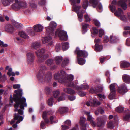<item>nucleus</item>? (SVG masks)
<instances>
[{"label": "nucleus", "instance_id": "1", "mask_svg": "<svg viewBox=\"0 0 130 130\" xmlns=\"http://www.w3.org/2000/svg\"><path fill=\"white\" fill-rule=\"evenodd\" d=\"M15 92L16 94H14L13 98V100L16 102L14 105L16 108L14 111H17L19 114L22 115L23 114V110L24 109V107L27 106L26 102V99L24 97H21L23 94L22 89L15 90Z\"/></svg>", "mask_w": 130, "mask_h": 130}, {"label": "nucleus", "instance_id": "2", "mask_svg": "<svg viewBox=\"0 0 130 130\" xmlns=\"http://www.w3.org/2000/svg\"><path fill=\"white\" fill-rule=\"evenodd\" d=\"M66 74L63 71H61L60 73H56L54 75V78L55 80H57L60 83H61L65 82L67 85L69 87H76V84L78 83L77 81H76L75 84L72 82V81H65L64 80Z\"/></svg>", "mask_w": 130, "mask_h": 130}, {"label": "nucleus", "instance_id": "3", "mask_svg": "<svg viewBox=\"0 0 130 130\" xmlns=\"http://www.w3.org/2000/svg\"><path fill=\"white\" fill-rule=\"evenodd\" d=\"M55 35H58L60 39L61 40H67V35L66 33L62 30L56 31V32Z\"/></svg>", "mask_w": 130, "mask_h": 130}, {"label": "nucleus", "instance_id": "4", "mask_svg": "<svg viewBox=\"0 0 130 130\" xmlns=\"http://www.w3.org/2000/svg\"><path fill=\"white\" fill-rule=\"evenodd\" d=\"M57 26V24L56 23L53 21L51 22L49 24V27L46 29L47 31L48 34H52V32L56 28Z\"/></svg>", "mask_w": 130, "mask_h": 130}, {"label": "nucleus", "instance_id": "5", "mask_svg": "<svg viewBox=\"0 0 130 130\" xmlns=\"http://www.w3.org/2000/svg\"><path fill=\"white\" fill-rule=\"evenodd\" d=\"M75 53L77 55V57H86L88 55V53L85 51L80 50L79 48L77 47L75 51Z\"/></svg>", "mask_w": 130, "mask_h": 130}, {"label": "nucleus", "instance_id": "6", "mask_svg": "<svg viewBox=\"0 0 130 130\" xmlns=\"http://www.w3.org/2000/svg\"><path fill=\"white\" fill-rule=\"evenodd\" d=\"M86 104L88 106H94L100 105V103L96 99H90L89 102L86 103Z\"/></svg>", "mask_w": 130, "mask_h": 130}, {"label": "nucleus", "instance_id": "7", "mask_svg": "<svg viewBox=\"0 0 130 130\" xmlns=\"http://www.w3.org/2000/svg\"><path fill=\"white\" fill-rule=\"evenodd\" d=\"M45 52V50L43 49L39 50L36 52V53L38 57V60L42 61V59L45 56H42V55Z\"/></svg>", "mask_w": 130, "mask_h": 130}, {"label": "nucleus", "instance_id": "8", "mask_svg": "<svg viewBox=\"0 0 130 130\" xmlns=\"http://www.w3.org/2000/svg\"><path fill=\"white\" fill-rule=\"evenodd\" d=\"M86 121V119L84 117H80V123L82 126L81 130H86L85 127L88 125V124L85 123Z\"/></svg>", "mask_w": 130, "mask_h": 130}, {"label": "nucleus", "instance_id": "9", "mask_svg": "<svg viewBox=\"0 0 130 130\" xmlns=\"http://www.w3.org/2000/svg\"><path fill=\"white\" fill-rule=\"evenodd\" d=\"M43 27L42 25L37 24L34 25L33 27L34 31L36 32H40L43 30Z\"/></svg>", "mask_w": 130, "mask_h": 130}, {"label": "nucleus", "instance_id": "10", "mask_svg": "<svg viewBox=\"0 0 130 130\" xmlns=\"http://www.w3.org/2000/svg\"><path fill=\"white\" fill-rule=\"evenodd\" d=\"M118 91L119 93L123 94L127 92L128 90L125 84H124L118 88Z\"/></svg>", "mask_w": 130, "mask_h": 130}, {"label": "nucleus", "instance_id": "11", "mask_svg": "<svg viewBox=\"0 0 130 130\" xmlns=\"http://www.w3.org/2000/svg\"><path fill=\"white\" fill-rule=\"evenodd\" d=\"M15 3L13 4L12 6V8L14 9H18L21 8V6H24V5L20 4V2H19L18 0H15Z\"/></svg>", "mask_w": 130, "mask_h": 130}, {"label": "nucleus", "instance_id": "12", "mask_svg": "<svg viewBox=\"0 0 130 130\" xmlns=\"http://www.w3.org/2000/svg\"><path fill=\"white\" fill-rule=\"evenodd\" d=\"M85 114L87 116L88 120L90 121L92 125L94 127L96 126V124L93 121V119L91 116L90 115V113L89 112H85Z\"/></svg>", "mask_w": 130, "mask_h": 130}, {"label": "nucleus", "instance_id": "13", "mask_svg": "<svg viewBox=\"0 0 130 130\" xmlns=\"http://www.w3.org/2000/svg\"><path fill=\"white\" fill-rule=\"evenodd\" d=\"M5 30L7 32H12L14 30L13 26L10 24H7L5 27Z\"/></svg>", "mask_w": 130, "mask_h": 130}, {"label": "nucleus", "instance_id": "14", "mask_svg": "<svg viewBox=\"0 0 130 130\" xmlns=\"http://www.w3.org/2000/svg\"><path fill=\"white\" fill-rule=\"evenodd\" d=\"M22 116H20L18 113H15L14 116V119L15 120H17V123H19L22 121L23 119Z\"/></svg>", "mask_w": 130, "mask_h": 130}, {"label": "nucleus", "instance_id": "15", "mask_svg": "<svg viewBox=\"0 0 130 130\" xmlns=\"http://www.w3.org/2000/svg\"><path fill=\"white\" fill-rule=\"evenodd\" d=\"M27 60L29 63L32 62L34 60V56L31 53H28L27 54Z\"/></svg>", "mask_w": 130, "mask_h": 130}, {"label": "nucleus", "instance_id": "16", "mask_svg": "<svg viewBox=\"0 0 130 130\" xmlns=\"http://www.w3.org/2000/svg\"><path fill=\"white\" fill-rule=\"evenodd\" d=\"M46 67L44 66H41V67L40 70L38 72V73L37 75V77L39 78V79H40V78H42V70L41 69L43 70H46Z\"/></svg>", "mask_w": 130, "mask_h": 130}, {"label": "nucleus", "instance_id": "17", "mask_svg": "<svg viewBox=\"0 0 130 130\" xmlns=\"http://www.w3.org/2000/svg\"><path fill=\"white\" fill-rule=\"evenodd\" d=\"M107 118L106 117L104 119L102 118L98 119V121L97 124V125L98 127H100L103 125L105 121H106Z\"/></svg>", "mask_w": 130, "mask_h": 130}, {"label": "nucleus", "instance_id": "18", "mask_svg": "<svg viewBox=\"0 0 130 130\" xmlns=\"http://www.w3.org/2000/svg\"><path fill=\"white\" fill-rule=\"evenodd\" d=\"M6 69L8 70V72L7 73V74L9 76H15V73L12 72V69L11 68H9V66H7L6 67Z\"/></svg>", "mask_w": 130, "mask_h": 130}, {"label": "nucleus", "instance_id": "19", "mask_svg": "<svg viewBox=\"0 0 130 130\" xmlns=\"http://www.w3.org/2000/svg\"><path fill=\"white\" fill-rule=\"evenodd\" d=\"M120 66L122 68H127L130 66V63L126 61H122L120 62Z\"/></svg>", "mask_w": 130, "mask_h": 130}, {"label": "nucleus", "instance_id": "20", "mask_svg": "<svg viewBox=\"0 0 130 130\" xmlns=\"http://www.w3.org/2000/svg\"><path fill=\"white\" fill-rule=\"evenodd\" d=\"M40 46V44L39 42H35L32 43L31 45V48L36 49L39 48Z\"/></svg>", "mask_w": 130, "mask_h": 130}, {"label": "nucleus", "instance_id": "21", "mask_svg": "<svg viewBox=\"0 0 130 130\" xmlns=\"http://www.w3.org/2000/svg\"><path fill=\"white\" fill-rule=\"evenodd\" d=\"M63 90L65 92L70 94H73L75 93V92L74 90L70 88H64Z\"/></svg>", "mask_w": 130, "mask_h": 130}, {"label": "nucleus", "instance_id": "22", "mask_svg": "<svg viewBox=\"0 0 130 130\" xmlns=\"http://www.w3.org/2000/svg\"><path fill=\"white\" fill-rule=\"evenodd\" d=\"M123 81L127 83H130V76L127 75H123L122 77Z\"/></svg>", "mask_w": 130, "mask_h": 130}, {"label": "nucleus", "instance_id": "23", "mask_svg": "<svg viewBox=\"0 0 130 130\" xmlns=\"http://www.w3.org/2000/svg\"><path fill=\"white\" fill-rule=\"evenodd\" d=\"M47 113L45 111L44 112L42 115L43 118L44 119L45 123L46 124L48 123L49 122V120L47 118Z\"/></svg>", "mask_w": 130, "mask_h": 130}, {"label": "nucleus", "instance_id": "24", "mask_svg": "<svg viewBox=\"0 0 130 130\" xmlns=\"http://www.w3.org/2000/svg\"><path fill=\"white\" fill-rule=\"evenodd\" d=\"M68 111V109L66 107H61L58 110V111L61 114H63L66 112Z\"/></svg>", "mask_w": 130, "mask_h": 130}, {"label": "nucleus", "instance_id": "25", "mask_svg": "<svg viewBox=\"0 0 130 130\" xmlns=\"http://www.w3.org/2000/svg\"><path fill=\"white\" fill-rule=\"evenodd\" d=\"M89 86L87 84H83L80 86H77L76 88L78 90H81L82 89H87L89 88Z\"/></svg>", "mask_w": 130, "mask_h": 130}, {"label": "nucleus", "instance_id": "26", "mask_svg": "<svg viewBox=\"0 0 130 130\" xmlns=\"http://www.w3.org/2000/svg\"><path fill=\"white\" fill-rule=\"evenodd\" d=\"M118 5H120L125 10L127 8V5L125 2H123L122 0H120L118 2Z\"/></svg>", "mask_w": 130, "mask_h": 130}, {"label": "nucleus", "instance_id": "27", "mask_svg": "<svg viewBox=\"0 0 130 130\" xmlns=\"http://www.w3.org/2000/svg\"><path fill=\"white\" fill-rule=\"evenodd\" d=\"M114 13L115 16L119 17L122 14H123V12L121 9L118 8V10L116 11Z\"/></svg>", "mask_w": 130, "mask_h": 130}, {"label": "nucleus", "instance_id": "28", "mask_svg": "<svg viewBox=\"0 0 130 130\" xmlns=\"http://www.w3.org/2000/svg\"><path fill=\"white\" fill-rule=\"evenodd\" d=\"M116 84L115 83L111 84L109 86L110 92H116Z\"/></svg>", "mask_w": 130, "mask_h": 130}, {"label": "nucleus", "instance_id": "29", "mask_svg": "<svg viewBox=\"0 0 130 130\" xmlns=\"http://www.w3.org/2000/svg\"><path fill=\"white\" fill-rule=\"evenodd\" d=\"M126 109V108L124 109L121 106L117 107L115 109L116 111L117 112L119 113L122 112L123 111L125 112Z\"/></svg>", "mask_w": 130, "mask_h": 130}, {"label": "nucleus", "instance_id": "30", "mask_svg": "<svg viewBox=\"0 0 130 130\" xmlns=\"http://www.w3.org/2000/svg\"><path fill=\"white\" fill-rule=\"evenodd\" d=\"M82 32L83 34H84L87 31L86 28L89 26L88 25L84 23L82 24Z\"/></svg>", "mask_w": 130, "mask_h": 130}, {"label": "nucleus", "instance_id": "31", "mask_svg": "<svg viewBox=\"0 0 130 130\" xmlns=\"http://www.w3.org/2000/svg\"><path fill=\"white\" fill-rule=\"evenodd\" d=\"M90 3L92 5L93 7L95 8L98 4V0H90Z\"/></svg>", "mask_w": 130, "mask_h": 130}, {"label": "nucleus", "instance_id": "32", "mask_svg": "<svg viewBox=\"0 0 130 130\" xmlns=\"http://www.w3.org/2000/svg\"><path fill=\"white\" fill-rule=\"evenodd\" d=\"M118 38L113 35L110 36V40L111 42L113 43L116 42L118 40Z\"/></svg>", "mask_w": 130, "mask_h": 130}, {"label": "nucleus", "instance_id": "33", "mask_svg": "<svg viewBox=\"0 0 130 130\" xmlns=\"http://www.w3.org/2000/svg\"><path fill=\"white\" fill-rule=\"evenodd\" d=\"M19 35L21 37L25 38H28V35L23 31L19 32Z\"/></svg>", "mask_w": 130, "mask_h": 130}, {"label": "nucleus", "instance_id": "34", "mask_svg": "<svg viewBox=\"0 0 130 130\" xmlns=\"http://www.w3.org/2000/svg\"><path fill=\"white\" fill-rule=\"evenodd\" d=\"M51 39V38L50 37H45L42 39V43L43 44H45L50 41Z\"/></svg>", "mask_w": 130, "mask_h": 130}, {"label": "nucleus", "instance_id": "35", "mask_svg": "<svg viewBox=\"0 0 130 130\" xmlns=\"http://www.w3.org/2000/svg\"><path fill=\"white\" fill-rule=\"evenodd\" d=\"M107 127L110 129H113L114 127V123L113 122L110 121L107 124Z\"/></svg>", "mask_w": 130, "mask_h": 130}, {"label": "nucleus", "instance_id": "36", "mask_svg": "<svg viewBox=\"0 0 130 130\" xmlns=\"http://www.w3.org/2000/svg\"><path fill=\"white\" fill-rule=\"evenodd\" d=\"M62 49L63 50L67 49L69 47V44L68 42L62 43Z\"/></svg>", "mask_w": 130, "mask_h": 130}, {"label": "nucleus", "instance_id": "37", "mask_svg": "<svg viewBox=\"0 0 130 130\" xmlns=\"http://www.w3.org/2000/svg\"><path fill=\"white\" fill-rule=\"evenodd\" d=\"M66 79H67L66 80V79H64L65 81H72L74 78V76L72 75H69L67 76L66 75L65 77H66Z\"/></svg>", "mask_w": 130, "mask_h": 130}, {"label": "nucleus", "instance_id": "38", "mask_svg": "<svg viewBox=\"0 0 130 130\" xmlns=\"http://www.w3.org/2000/svg\"><path fill=\"white\" fill-rule=\"evenodd\" d=\"M77 57L78 62L80 65H83L85 63V60L83 58H79Z\"/></svg>", "mask_w": 130, "mask_h": 130}, {"label": "nucleus", "instance_id": "39", "mask_svg": "<svg viewBox=\"0 0 130 130\" xmlns=\"http://www.w3.org/2000/svg\"><path fill=\"white\" fill-rule=\"evenodd\" d=\"M81 7L79 6H76V4L74 6L73 5V6L72 7L73 8L72 11H74L76 12V13L78 12V11L80 9Z\"/></svg>", "mask_w": 130, "mask_h": 130}, {"label": "nucleus", "instance_id": "40", "mask_svg": "<svg viewBox=\"0 0 130 130\" xmlns=\"http://www.w3.org/2000/svg\"><path fill=\"white\" fill-rule=\"evenodd\" d=\"M62 58L59 56L56 57L55 58V62L57 64H59L62 61Z\"/></svg>", "mask_w": 130, "mask_h": 130}, {"label": "nucleus", "instance_id": "41", "mask_svg": "<svg viewBox=\"0 0 130 130\" xmlns=\"http://www.w3.org/2000/svg\"><path fill=\"white\" fill-rule=\"evenodd\" d=\"M127 112L129 114H127L126 116L123 117V120L124 121H127L130 118V111L127 109Z\"/></svg>", "mask_w": 130, "mask_h": 130}, {"label": "nucleus", "instance_id": "42", "mask_svg": "<svg viewBox=\"0 0 130 130\" xmlns=\"http://www.w3.org/2000/svg\"><path fill=\"white\" fill-rule=\"evenodd\" d=\"M116 92H110V93L108 96V98L110 99H112L115 98Z\"/></svg>", "mask_w": 130, "mask_h": 130}, {"label": "nucleus", "instance_id": "43", "mask_svg": "<svg viewBox=\"0 0 130 130\" xmlns=\"http://www.w3.org/2000/svg\"><path fill=\"white\" fill-rule=\"evenodd\" d=\"M103 48L102 45H95V50L96 51H100Z\"/></svg>", "mask_w": 130, "mask_h": 130}, {"label": "nucleus", "instance_id": "44", "mask_svg": "<svg viewBox=\"0 0 130 130\" xmlns=\"http://www.w3.org/2000/svg\"><path fill=\"white\" fill-rule=\"evenodd\" d=\"M88 5V1L87 0H85L83 2V8L85 9H86Z\"/></svg>", "mask_w": 130, "mask_h": 130}, {"label": "nucleus", "instance_id": "45", "mask_svg": "<svg viewBox=\"0 0 130 130\" xmlns=\"http://www.w3.org/2000/svg\"><path fill=\"white\" fill-rule=\"evenodd\" d=\"M55 118V117L54 115L51 116L50 118V120L51 123H55L56 122H55L54 121Z\"/></svg>", "mask_w": 130, "mask_h": 130}, {"label": "nucleus", "instance_id": "46", "mask_svg": "<svg viewBox=\"0 0 130 130\" xmlns=\"http://www.w3.org/2000/svg\"><path fill=\"white\" fill-rule=\"evenodd\" d=\"M53 61L51 59H48L45 62V63L48 66H50L53 63Z\"/></svg>", "mask_w": 130, "mask_h": 130}, {"label": "nucleus", "instance_id": "47", "mask_svg": "<svg viewBox=\"0 0 130 130\" xmlns=\"http://www.w3.org/2000/svg\"><path fill=\"white\" fill-rule=\"evenodd\" d=\"M48 104L50 106H52L53 104V101L52 98H51L48 99Z\"/></svg>", "mask_w": 130, "mask_h": 130}, {"label": "nucleus", "instance_id": "48", "mask_svg": "<svg viewBox=\"0 0 130 130\" xmlns=\"http://www.w3.org/2000/svg\"><path fill=\"white\" fill-rule=\"evenodd\" d=\"M2 4L5 6H8L10 4L9 2L7 0H2Z\"/></svg>", "mask_w": 130, "mask_h": 130}, {"label": "nucleus", "instance_id": "49", "mask_svg": "<svg viewBox=\"0 0 130 130\" xmlns=\"http://www.w3.org/2000/svg\"><path fill=\"white\" fill-rule=\"evenodd\" d=\"M85 20L86 22H88L90 21V19L88 14H86L84 15Z\"/></svg>", "mask_w": 130, "mask_h": 130}, {"label": "nucleus", "instance_id": "50", "mask_svg": "<svg viewBox=\"0 0 130 130\" xmlns=\"http://www.w3.org/2000/svg\"><path fill=\"white\" fill-rule=\"evenodd\" d=\"M8 46L7 44H4V43L3 41L0 40V46H1L2 47H7Z\"/></svg>", "mask_w": 130, "mask_h": 130}, {"label": "nucleus", "instance_id": "51", "mask_svg": "<svg viewBox=\"0 0 130 130\" xmlns=\"http://www.w3.org/2000/svg\"><path fill=\"white\" fill-rule=\"evenodd\" d=\"M93 21L96 26L99 27L100 26V23L97 20L94 19L93 20Z\"/></svg>", "mask_w": 130, "mask_h": 130}, {"label": "nucleus", "instance_id": "52", "mask_svg": "<svg viewBox=\"0 0 130 130\" xmlns=\"http://www.w3.org/2000/svg\"><path fill=\"white\" fill-rule=\"evenodd\" d=\"M59 93L60 92L58 91H54L53 92V95L55 98H56L58 96Z\"/></svg>", "mask_w": 130, "mask_h": 130}, {"label": "nucleus", "instance_id": "53", "mask_svg": "<svg viewBox=\"0 0 130 130\" xmlns=\"http://www.w3.org/2000/svg\"><path fill=\"white\" fill-rule=\"evenodd\" d=\"M109 7L110 8V9L112 12H113L115 11L116 9V8L115 6L113 5H110L109 6Z\"/></svg>", "mask_w": 130, "mask_h": 130}, {"label": "nucleus", "instance_id": "54", "mask_svg": "<svg viewBox=\"0 0 130 130\" xmlns=\"http://www.w3.org/2000/svg\"><path fill=\"white\" fill-rule=\"evenodd\" d=\"M40 127L41 128L43 129H44L45 128L44 123L43 121H42L41 123Z\"/></svg>", "mask_w": 130, "mask_h": 130}, {"label": "nucleus", "instance_id": "55", "mask_svg": "<svg viewBox=\"0 0 130 130\" xmlns=\"http://www.w3.org/2000/svg\"><path fill=\"white\" fill-rule=\"evenodd\" d=\"M120 19L123 21L126 20V18L125 16L123 14H122L120 16Z\"/></svg>", "mask_w": 130, "mask_h": 130}, {"label": "nucleus", "instance_id": "56", "mask_svg": "<svg viewBox=\"0 0 130 130\" xmlns=\"http://www.w3.org/2000/svg\"><path fill=\"white\" fill-rule=\"evenodd\" d=\"M109 41V39L108 37L105 36L104 37L103 42L104 43H106L108 42Z\"/></svg>", "mask_w": 130, "mask_h": 130}, {"label": "nucleus", "instance_id": "57", "mask_svg": "<svg viewBox=\"0 0 130 130\" xmlns=\"http://www.w3.org/2000/svg\"><path fill=\"white\" fill-rule=\"evenodd\" d=\"M98 9L99 10H100L101 12V11H102V9H103V7L101 3H100L99 4H98Z\"/></svg>", "mask_w": 130, "mask_h": 130}, {"label": "nucleus", "instance_id": "58", "mask_svg": "<svg viewBox=\"0 0 130 130\" xmlns=\"http://www.w3.org/2000/svg\"><path fill=\"white\" fill-rule=\"evenodd\" d=\"M20 87V84H15L13 85V87L15 89L19 88Z\"/></svg>", "mask_w": 130, "mask_h": 130}, {"label": "nucleus", "instance_id": "59", "mask_svg": "<svg viewBox=\"0 0 130 130\" xmlns=\"http://www.w3.org/2000/svg\"><path fill=\"white\" fill-rule=\"evenodd\" d=\"M30 6L31 7L35 8L36 7V5L34 3L30 2Z\"/></svg>", "mask_w": 130, "mask_h": 130}, {"label": "nucleus", "instance_id": "60", "mask_svg": "<svg viewBox=\"0 0 130 130\" xmlns=\"http://www.w3.org/2000/svg\"><path fill=\"white\" fill-rule=\"evenodd\" d=\"M78 94L81 96H84L86 95V93L84 92L80 91L79 92Z\"/></svg>", "mask_w": 130, "mask_h": 130}, {"label": "nucleus", "instance_id": "61", "mask_svg": "<svg viewBox=\"0 0 130 130\" xmlns=\"http://www.w3.org/2000/svg\"><path fill=\"white\" fill-rule=\"evenodd\" d=\"M107 57H105L103 58H100V62L101 63H103L105 61V59H106Z\"/></svg>", "mask_w": 130, "mask_h": 130}, {"label": "nucleus", "instance_id": "62", "mask_svg": "<svg viewBox=\"0 0 130 130\" xmlns=\"http://www.w3.org/2000/svg\"><path fill=\"white\" fill-rule=\"evenodd\" d=\"M64 123L67 125L69 126L71 124V122L69 120H67L64 122Z\"/></svg>", "mask_w": 130, "mask_h": 130}, {"label": "nucleus", "instance_id": "63", "mask_svg": "<svg viewBox=\"0 0 130 130\" xmlns=\"http://www.w3.org/2000/svg\"><path fill=\"white\" fill-rule=\"evenodd\" d=\"M62 129L64 130H66L69 129V127L68 126H66V125H62Z\"/></svg>", "mask_w": 130, "mask_h": 130}, {"label": "nucleus", "instance_id": "64", "mask_svg": "<svg viewBox=\"0 0 130 130\" xmlns=\"http://www.w3.org/2000/svg\"><path fill=\"white\" fill-rule=\"evenodd\" d=\"M93 33L94 34H97L98 33V30L95 27H94L93 28Z\"/></svg>", "mask_w": 130, "mask_h": 130}]
</instances>
